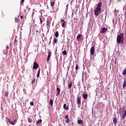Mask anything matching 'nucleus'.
Returning a JSON list of instances; mask_svg holds the SVG:
<instances>
[{
  "mask_svg": "<svg viewBox=\"0 0 126 126\" xmlns=\"http://www.w3.org/2000/svg\"><path fill=\"white\" fill-rule=\"evenodd\" d=\"M102 12V2H99L97 4L96 8L94 9V14L95 16H98Z\"/></svg>",
  "mask_w": 126,
  "mask_h": 126,
  "instance_id": "f257e3e1",
  "label": "nucleus"
},
{
  "mask_svg": "<svg viewBox=\"0 0 126 126\" xmlns=\"http://www.w3.org/2000/svg\"><path fill=\"white\" fill-rule=\"evenodd\" d=\"M125 41V37L124 33L120 34L119 35H117V42L118 44H123L124 41Z\"/></svg>",
  "mask_w": 126,
  "mask_h": 126,
  "instance_id": "f03ea898",
  "label": "nucleus"
},
{
  "mask_svg": "<svg viewBox=\"0 0 126 126\" xmlns=\"http://www.w3.org/2000/svg\"><path fill=\"white\" fill-rule=\"evenodd\" d=\"M90 54L91 56H94V55H95V47L94 46L91 47L90 50Z\"/></svg>",
  "mask_w": 126,
  "mask_h": 126,
  "instance_id": "7ed1b4c3",
  "label": "nucleus"
},
{
  "mask_svg": "<svg viewBox=\"0 0 126 126\" xmlns=\"http://www.w3.org/2000/svg\"><path fill=\"white\" fill-rule=\"evenodd\" d=\"M39 67V64L37 62H34L32 67L33 69H37Z\"/></svg>",
  "mask_w": 126,
  "mask_h": 126,
  "instance_id": "20e7f679",
  "label": "nucleus"
},
{
  "mask_svg": "<svg viewBox=\"0 0 126 126\" xmlns=\"http://www.w3.org/2000/svg\"><path fill=\"white\" fill-rule=\"evenodd\" d=\"M65 23H66V22L63 19H62L61 21V24L62 25V27H63V28H64L65 26Z\"/></svg>",
  "mask_w": 126,
  "mask_h": 126,
  "instance_id": "39448f33",
  "label": "nucleus"
},
{
  "mask_svg": "<svg viewBox=\"0 0 126 126\" xmlns=\"http://www.w3.org/2000/svg\"><path fill=\"white\" fill-rule=\"evenodd\" d=\"M107 30L108 29L106 28H102L101 29L100 33H101V34H104V33H105Z\"/></svg>",
  "mask_w": 126,
  "mask_h": 126,
  "instance_id": "423d86ee",
  "label": "nucleus"
},
{
  "mask_svg": "<svg viewBox=\"0 0 126 126\" xmlns=\"http://www.w3.org/2000/svg\"><path fill=\"white\" fill-rule=\"evenodd\" d=\"M48 54L47 62H49V61H50V59H51V56H52V52L51 51H48Z\"/></svg>",
  "mask_w": 126,
  "mask_h": 126,
  "instance_id": "0eeeda50",
  "label": "nucleus"
},
{
  "mask_svg": "<svg viewBox=\"0 0 126 126\" xmlns=\"http://www.w3.org/2000/svg\"><path fill=\"white\" fill-rule=\"evenodd\" d=\"M64 119H65V123L66 124H69L70 120H69V118H68V115H66L65 116Z\"/></svg>",
  "mask_w": 126,
  "mask_h": 126,
  "instance_id": "6e6552de",
  "label": "nucleus"
},
{
  "mask_svg": "<svg viewBox=\"0 0 126 126\" xmlns=\"http://www.w3.org/2000/svg\"><path fill=\"white\" fill-rule=\"evenodd\" d=\"M77 104L79 106H80L81 105V99H80V97H78L77 98Z\"/></svg>",
  "mask_w": 126,
  "mask_h": 126,
  "instance_id": "1a4fd4ad",
  "label": "nucleus"
},
{
  "mask_svg": "<svg viewBox=\"0 0 126 126\" xmlns=\"http://www.w3.org/2000/svg\"><path fill=\"white\" fill-rule=\"evenodd\" d=\"M83 37L82 35H81V34H79L77 36L76 41H79V40H81V37Z\"/></svg>",
  "mask_w": 126,
  "mask_h": 126,
  "instance_id": "9d476101",
  "label": "nucleus"
},
{
  "mask_svg": "<svg viewBox=\"0 0 126 126\" xmlns=\"http://www.w3.org/2000/svg\"><path fill=\"white\" fill-rule=\"evenodd\" d=\"M57 94H56V96H59L60 95V93H61V89L60 88H57Z\"/></svg>",
  "mask_w": 126,
  "mask_h": 126,
  "instance_id": "9b49d317",
  "label": "nucleus"
},
{
  "mask_svg": "<svg viewBox=\"0 0 126 126\" xmlns=\"http://www.w3.org/2000/svg\"><path fill=\"white\" fill-rule=\"evenodd\" d=\"M51 6L52 7H53V6H55V0H51V2H50Z\"/></svg>",
  "mask_w": 126,
  "mask_h": 126,
  "instance_id": "f8f14e48",
  "label": "nucleus"
},
{
  "mask_svg": "<svg viewBox=\"0 0 126 126\" xmlns=\"http://www.w3.org/2000/svg\"><path fill=\"white\" fill-rule=\"evenodd\" d=\"M83 97L84 99H85V100H86V99H87V98L88 97V94H83Z\"/></svg>",
  "mask_w": 126,
  "mask_h": 126,
  "instance_id": "ddd939ff",
  "label": "nucleus"
},
{
  "mask_svg": "<svg viewBox=\"0 0 126 126\" xmlns=\"http://www.w3.org/2000/svg\"><path fill=\"white\" fill-rule=\"evenodd\" d=\"M78 124L79 125H82V126H83V121H82V120H78Z\"/></svg>",
  "mask_w": 126,
  "mask_h": 126,
  "instance_id": "4468645a",
  "label": "nucleus"
},
{
  "mask_svg": "<svg viewBox=\"0 0 126 126\" xmlns=\"http://www.w3.org/2000/svg\"><path fill=\"white\" fill-rule=\"evenodd\" d=\"M113 123L115 125H116L117 123H118V119L116 117L113 118Z\"/></svg>",
  "mask_w": 126,
  "mask_h": 126,
  "instance_id": "2eb2a0df",
  "label": "nucleus"
},
{
  "mask_svg": "<svg viewBox=\"0 0 126 126\" xmlns=\"http://www.w3.org/2000/svg\"><path fill=\"white\" fill-rule=\"evenodd\" d=\"M8 122L11 124V125H12L13 126H14V125H15V120L14 121V122H12L11 121H10V120H9V119H8Z\"/></svg>",
  "mask_w": 126,
  "mask_h": 126,
  "instance_id": "dca6fc26",
  "label": "nucleus"
},
{
  "mask_svg": "<svg viewBox=\"0 0 126 126\" xmlns=\"http://www.w3.org/2000/svg\"><path fill=\"white\" fill-rule=\"evenodd\" d=\"M63 107V109H64V110H68V106L66 105V104H64Z\"/></svg>",
  "mask_w": 126,
  "mask_h": 126,
  "instance_id": "f3484780",
  "label": "nucleus"
},
{
  "mask_svg": "<svg viewBox=\"0 0 126 126\" xmlns=\"http://www.w3.org/2000/svg\"><path fill=\"white\" fill-rule=\"evenodd\" d=\"M41 70V68H39L38 70V72H37V74L36 75V77H39V76H40V71Z\"/></svg>",
  "mask_w": 126,
  "mask_h": 126,
  "instance_id": "a211bd4d",
  "label": "nucleus"
},
{
  "mask_svg": "<svg viewBox=\"0 0 126 126\" xmlns=\"http://www.w3.org/2000/svg\"><path fill=\"white\" fill-rule=\"evenodd\" d=\"M125 87H126V79L125 80L123 85V88H125Z\"/></svg>",
  "mask_w": 126,
  "mask_h": 126,
  "instance_id": "6ab92c4d",
  "label": "nucleus"
},
{
  "mask_svg": "<svg viewBox=\"0 0 126 126\" xmlns=\"http://www.w3.org/2000/svg\"><path fill=\"white\" fill-rule=\"evenodd\" d=\"M14 46L17 45V40L16 39V38H15V39H14Z\"/></svg>",
  "mask_w": 126,
  "mask_h": 126,
  "instance_id": "aec40b11",
  "label": "nucleus"
},
{
  "mask_svg": "<svg viewBox=\"0 0 126 126\" xmlns=\"http://www.w3.org/2000/svg\"><path fill=\"white\" fill-rule=\"evenodd\" d=\"M71 86H72V82H71L68 86V88L71 89Z\"/></svg>",
  "mask_w": 126,
  "mask_h": 126,
  "instance_id": "412c9836",
  "label": "nucleus"
},
{
  "mask_svg": "<svg viewBox=\"0 0 126 126\" xmlns=\"http://www.w3.org/2000/svg\"><path fill=\"white\" fill-rule=\"evenodd\" d=\"M28 121L29 123H32V122H33V120L31 118H28Z\"/></svg>",
  "mask_w": 126,
  "mask_h": 126,
  "instance_id": "4be33fe9",
  "label": "nucleus"
},
{
  "mask_svg": "<svg viewBox=\"0 0 126 126\" xmlns=\"http://www.w3.org/2000/svg\"><path fill=\"white\" fill-rule=\"evenodd\" d=\"M42 123V120H39L36 122V125H39V124H41Z\"/></svg>",
  "mask_w": 126,
  "mask_h": 126,
  "instance_id": "5701e85b",
  "label": "nucleus"
},
{
  "mask_svg": "<svg viewBox=\"0 0 126 126\" xmlns=\"http://www.w3.org/2000/svg\"><path fill=\"white\" fill-rule=\"evenodd\" d=\"M55 35L56 38H58V37H59V32H56Z\"/></svg>",
  "mask_w": 126,
  "mask_h": 126,
  "instance_id": "b1692460",
  "label": "nucleus"
},
{
  "mask_svg": "<svg viewBox=\"0 0 126 126\" xmlns=\"http://www.w3.org/2000/svg\"><path fill=\"white\" fill-rule=\"evenodd\" d=\"M50 23H51V22H50V21L47 20L46 21V25H47V26H49V25H50Z\"/></svg>",
  "mask_w": 126,
  "mask_h": 126,
  "instance_id": "393cba45",
  "label": "nucleus"
},
{
  "mask_svg": "<svg viewBox=\"0 0 126 126\" xmlns=\"http://www.w3.org/2000/svg\"><path fill=\"white\" fill-rule=\"evenodd\" d=\"M63 55H64V56H65V55H66V51L64 50L63 52H62Z\"/></svg>",
  "mask_w": 126,
  "mask_h": 126,
  "instance_id": "a878e982",
  "label": "nucleus"
},
{
  "mask_svg": "<svg viewBox=\"0 0 126 126\" xmlns=\"http://www.w3.org/2000/svg\"><path fill=\"white\" fill-rule=\"evenodd\" d=\"M50 104L51 106H53V99H51L50 100Z\"/></svg>",
  "mask_w": 126,
  "mask_h": 126,
  "instance_id": "bb28decb",
  "label": "nucleus"
},
{
  "mask_svg": "<svg viewBox=\"0 0 126 126\" xmlns=\"http://www.w3.org/2000/svg\"><path fill=\"white\" fill-rule=\"evenodd\" d=\"M25 0H21V1H20V4L21 5H22V4L23 3H24V1H25Z\"/></svg>",
  "mask_w": 126,
  "mask_h": 126,
  "instance_id": "cd10ccee",
  "label": "nucleus"
},
{
  "mask_svg": "<svg viewBox=\"0 0 126 126\" xmlns=\"http://www.w3.org/2000/svg\"><path fill=\"white\" fill-rule=\"evenodd\" d=\"M15 22H17V23L19 22V20L17 18H15Z\"/></svg>",
  "mask_w": 126,
  "mask_h": 126,
  "instance_id": "c85d7f7f",
  "label": "nucleus"
},
{
  "mask_svg": "<svg viewBox=\"0 0 126 126\" xmlns=\"http://www.w3.org/2000/svg\"><path fill=\"white\" fill-rule=\"evenodd\" d=\"M36 82V80L35 79H33L32 82V84H33Z\"/></svg>",
  "mask_w": 126,
  "mask_h": 126,
  "instance_id": "c756f323",
  "label": "nucleus"
},
{
  "mask_svg": "<svg viewBox=\"0 0 126 126\" xmlns=\"http://www.w3.org/2000/svg\"><path fill=\"white\" fill-rule=\"evenodd\" d=\"M79 67L78 66V64H76V67H75L76 70H77L78 69Z\"/></svg>",
  "mask_w": 126,
  "mask_h": 126,
  "instance_id": "7c9ffc66",
  "label": "nucleus"
},
{
  "mask_svg": "<svg viewBox=\"0 0 126 126\" xmlns=\"http://www.w3.org/2000/svg\"><path fill=\"white\" fill-rule=\"evenodd\" d=\"M4 96L5 97H8V93H5V94H4Z\"/></svg>",
  "mask_w": 126,
  "mask_h": 126,
  "instance_id": "2f4dec72",
  "label": "nucleus"
},
{
  "mask_svg": "<svg viewBox=\"0 0 126 126\" xmlns=\"http://www.w3.org/2000/svg\"><path fill=\"white\" fill-rule=\"evenodd\" d=\"M122 73H123V75H125L126 74V69H125V70L124 72H123Z\"/></svg>",
  "mask_w": 126,
  "mask_h": 126,
  "instance_id": "473e14b6",
  "label": "nucleus"
},
{
  "mask_svg": "<svg viewBox=\"0 0 126 126\" xmlns=\"http://www.w3.org/2000/svg\"><path fill=\"white\" fill-rule=\"evenodd\" d=\"M54 43H57V42H58V39H57V38H55V39H54Z\"/></svg>",
  "mask_w": 126,
  "mask_h": 126,
  "instance_id": "72a5a7b5",
  "label": "nucleus"
},
{
  "mask_svg": "<svg viewBox=\"0 0 126 126\" xmlns=\"http://www.w3.org/2000/svg\"><path fill=\"white\" fill-rule=\"evenodd\" d=\"M30 105H31V106H34V103H33L32 101L30 102Z\"/></svg>",
  "mask_w": 126,
  "mask_h": 126,
  "instance_id": "f704fd0d",
  "label": "nucleus"
},
{
  "mask_svg": "<svg viewBox=\"0 0 126 126\" xmlns=\"http://www.w3.org/2000/svg\"><path fill=\"white\" fill-rule=\"evenodd\" d=\"M125 118H126V116L122 115V120H125Z\"/></svg>",
  "mask_w": 126,
  "mask_h": 126,
  "instance_id": "c9c22d12",
  "label": "nucleus"
},
{
  "mask_svg": "<svg viewBox=\"0 0 126 126\" xmlns=\"http://www.w3.org/2000/svg\"><path fill=\"white\" fill-rule=\"evenodd\" d=\"M39 20H40L41 23H43V21H42V19H41V18H39Z\"/></svg>",
  "mask_w": 126,
  "mask_h": 126,
  "instance_id": "e433bc0d",
  "label": "nucleus"
},
{
  "mask_svg": "<svg viewBox=\"0 0 126 126\" xmlns=\"http://www.w3.org/2000/svg\"><path fill=\"white\" fill-rule=\"evenodd\" d=\"M20 18H21V19H22V18H23V16L21 15L20 16Z\"/></svg>",
  "mask_w": 126,
  "mask_h": 126,
  "instance_id": "4c0bfd02",
  "label": "nucleus"
},
{
  "mask_svg": "<svg viewBox=\"0 0 126 126\" xmlns=\"http://www.w3.org/2000/svg\"><path fill=\"white\" fill-rule=\"evenodd\" d=\"M36 33H38V31H36Z\"/></svg>",
  "mask_w": 126,
  "mask_h": 126,
  "instance_id": "58836bf2",
  "label": "nucleus"
},
{
  "mask_svg": "<svg viewBox=\"0 0 126 126\" xmlns=\"http://www.w3.org/2000/svg\"><path fill=\"white\" fill-rule=\"evenodd\" d=\"M7 49H8V46H7Z\"/></svg>",
  "mask_w": 126,
  "mask_h": 126,
  "instance_id": "ea45409f",
  "label": "nucleus"
}]
</instances>
